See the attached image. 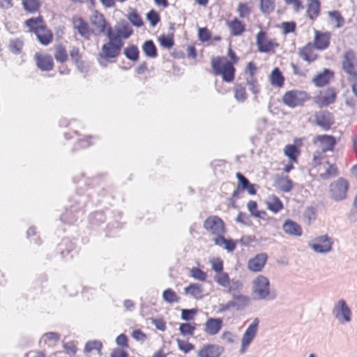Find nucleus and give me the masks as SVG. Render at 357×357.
<instances>
[{"label": "nucleus", "instance_id": "58836bf2", "mask_svg": "<svg viewBox=\"0 0 357 357\" xmlns=\"http://www.w3.org/2000/svg\"><path fill=\"white\" fill-rule=\"evenodd\" d=\"M162 298L166 303L169 304L178 303L181 299L176 293L171 288H167L163 291Z\"/></svg>", "mask_w": 357, "mask_h": 357}, {"label": "nucleus", "instance_id": "f8f14e48", "mask_svg": "<svg viewBox=\"0 0 357 357\" xmlns=\"http://www.w3.org/2000/svg\"><path fill=\"white\" fill-rule=\"evenodd\" d=\"M348 188V181L344 178H340L330 185L331 197L336 201L342 200L347 197Z\"/></svg>", "mask_w": 357, "mask_h": 357}, {"label": "nucleus", "instance_id": "4468645a", "mask_svg": "<svg viewBox=\"0 0 357 357\" xmlns=\"http://www.w3.org/2000/svg\"><path fill=\"white\" fill-rule=\"evenodd\" d=\"M314 144H319L321 150L315 152H323L326 154L327 151H333L337 144V140L333 135H318L313 139Z\"/></svg>", "mask_w": 357, "mask_h": 357}, {"label": "nucleus", "instance_id": "f3484780", "mask_svg": "<svg viewBox=\"0 0 357 357\" xmlns=\"http://www.w3.org/2000/svg\"><path fill=\"white\" fill-rule=\"evenodd\" d=\"M36 66L42 71H50L54 68V62L50 54L38 52L34 54Z\"/></svg>", "mask_w": 357, "mask_h": 357}, {"label": "nucleus", "instance_id": "0eeeda50", "mask_svg": "<svg viewBox=\"0 0 357 357\" xmlns=\"http://www.w3.org/2000/svg\"><path fill=\"white\" fill-rule=\"evenodd\" d=\"M253 292L258 294L259 298L264 300H274L275 294H271L269 280L262 275H258L253 281Z\"/></svg>", "mask_w": 357, "mask_h": 357}, {"label": "nucleus", "instance_id": "864d4df0", "mask_svg": "<svg viewBox=\"0 0 357 357\" xmlns=\"http://www.w3.org/2000/svg\"><path fill=\"white\" fill-rule=\"evenodd\" d=\"M234 96L238 101H245L247 98L245 87L242 84H236L234 89Z\"/></svg>", "mask_w": 357, "mask_h": 357}, {"label": "nucleus", "instance_id": "680f3d73", "mask_svg": "<svg viewBox=\"0 0 357 357\" xmlns=\"http://www.w3.org/2000/svg\"><path fill=\"white\" fill-rule=\"evenodd\" d=\"M303 220L307 222H312L316 220L317 213L316 209L312 206L307 207L303 212Z\"/></svg>", "mask_w": 357, "mask_h": 357}, {"label": "nucleus", "instance_id": "c9c22d12", "mask_svg": "<svg viewBox=\"0 0 357 357\" xmlns=\"http://www.w3.org/2000/svg\"><path fill=\"white\" fill-rule=\"evenodd\" d=\"M236 176L238 178V185L237 188L234 192H232V197L234 198H238L239 197L241 191L245 190V188L250 183V181L248 179L244 176L241 173L237 172L236 174Z\"/></svg>", "mask_w": 357, "mask_h": 357}, {"label": "nucleus", "instance_id": "3c124183", "mask_svg": "<svg viewBox=\"0 0 357 357\" xmlns=\"http://www.w3.org/2000/svg\"><path fill=\"white\" fill-rule=\"evenodd\" d=\"M275 0H259L260 10L262 13L269 14L275 8Z\"/></svg>", "mask_w": 357, "mask_h": 357}, {"label": "nucleus", "instance_id": "412c9836", "mask_svg": "<svg viewBox=\"0 0 357 357\" xmlns=\"http://www.w3.org/2000/svg\"><path fill=\"white\" fill-rule=\"evenodd\" d=\"M72 24L73 28L77 31L82 37L86 39H89L92 33V31L87 22H86L82 17L75 15L72 17Z\"/></svg>", "mask_w": 357, "mask_h": 357}, {"label": "nucleus", "instance_id": "7ed1b4c3", "mask_svg": "<svg viewBox=\"0 0 357 357\" xmlns=\"http://www.w3.org/2000/svg\"><path fill=\"white\" fill-rule=\"evenodd\" d=\"M311 164L312 169L323 179H328L337 174L336 165L329 163L327 155L323 152H314Z\"/></svg>", "mask_w": 357, "mask_h": 357}, {"label": "nucleus", "instance_id": "423d86ee", "mask_svg": "<svg viewBox=\"0 0 357 357\" xmlns=\"http://www.w3.org/2000/svg\"><path fill=\"white\" fill-rule=\"evenodd\" d=\"M310 95L307 91L299 89H292L286 91L282 98V102L290 108L301 107L310 100Z\"/></svg>", "mask_w": 357, "mask_h": 357}, {"label": "nucleus", "instance_id": "a211bd4d", "mask_svg": "<svg viewBox=\"0 0 357 357\" xmlns=\"http://www.w3.org/2000/svg\"><path fill=\"white\" fill-rule=\"evenodd\" d=\"M317 48L312 45V42H308L304 46L298 48V54L303 61L311 63L317 61L319 54L316 52Z\"/></svg>", "mask_w": 357, "mask_h": 357}, {"label": "nucleus", "instance_id": "cd10ccee", "mask_svg": "<svg viewBox=\"0 0 357 357\" xmlns=\"http://www.w3.org/2000/svg\"><path fill=\"white\" fill-rule=\"evenodd\" d=\"M334 73L328 69H324L322 73L317 74L313 79V83L319 87L328 84L333 79Z\"/></svg>", "mask_w": 357, "mask_h": 357}, {"label": "nucleus", "instance_id": "c85d7f7f", "mask_svg": "<svg viewBox=\"0 0 357 357\" xmlns=\"http://www.w3.org/2000/svg\"><path fill=\"white\" fill-rule=\"evenodd\" d=\"M274 186L280 191L290 192L293 188V183L288 176H277L274 181Z\"/></svg>", "mask_w": 357, "mask_h": 357}, {"label": "nucleus", "instance_id": "f704fd0d", "mask_svg": "<svg viewBox=\"0 0 357 357\" xmlns=\"http://www.w3.org/2000/svg\"><path fill=\"white\" fill-rule=\"evenodd\" d=\"M73 249L74 244L68 238L62 239L61 243L57 247V250L63 259L66 258Z\"/></svg>", "mask_w": 357, "mask_h": 357}, {"label": "nucleus", "instance_id": "de8ad7c7", "mask_svg": "<svg viewBox=\"0 0 357 357\" xmlns=\"http://www.w3.org/2000/svg\"><path fill=\"white\" fill-rule=\"evenodd\" d=\"M215 281L220 286L227 288L231 283V280L227 273L224 271L218 273L215 277Z\"/></svg>", "mask_w": 357, "mask_h": 357}, {"label": "nucleus", "instance_id": "6e6552de", "mask_svg": "<svg viewBox=\"0 0 357 357\" xmlns=\"http://www.w3.org/2000/svg\"><path fill=\"white\" fill-rule=\"evenodd\" d=\"M232 299V301H229L227 303H220L217 312L222 313L230 310L231 307L235 308L237 311H242L248 305L250 301V298L243 294H233Z\"/></svg>", "mask_w": 357, "mask_h": 357}, {"label": "nucleus", "instance_id": "052dcab7", "mask_svg": "<svg viewBox=\"0 0 357 357\" xmlns=\"http://www.w3.org/2000/svg\"><path fill=\"white\" fill-rule=\"evenodd\" d=\"M280 28L282 30L283 34L287 35L288 33L295 32L296 29V24L294 21L283 22L280 24Z\"/></svg>", "mask_w": 357, "mask_h": 357}, {"label": "nucleus", "instance_id": "b1692460", "mask_svg": "<svg viewBox=\"0 0 357 357\" xmlns=\"http://www.w3.org/2000/svg\"><path fill=\"white\" fill-rule=\"evenodd\" d=\"M73 134L77 137L76 144L73 148L74 151H78L90 147L94 145L97 140V137L93 135H86L81 137L80 135L77 131L73 132Z\"/></svg>", "mask_w": 357, "mask_h": 357}, {"label": "nucleus", "instance_id": "8fccbe9b", "mask_svg": "<svg viewBox=\"0 0 357 357\" xmlns=\"http://www.w3.org/2000/svg\"><path fill=\"white\" fill-rule=\"evenodd\" d=\"M160 45L167 49L172 48L174 45L173 35H161L158 38Z\"/></svg>", "mask_w": 357, "mask_h": 357}, {"label": "nucleus", "instance_id": "f257e3e1", "mask_svg": "<svg viewBox=\"0 0 357 357\" xmlns=\"http://www.w3.org/2000/svg\"><path fill=\"white\" fill-rule=\"evenodd\" d=\"M239 57L236 53L229 47L227 57L225 56H213L211 59L212 73L215 76L221 77L223 82L232 83L235 79V65L238 62Z\"/></svg>", "mask_w": 357, "mask_h": 357}, {"label": "nucleus", "instance_id": "ddd939ff", "mask_svg": "<svg viewBox=\"0 0 357 357\" xmlns=\"http://www.w3.org/2000/svg\"><path fill=\"white\" fill-rule=\"evenodd\" d=\"M337 93L333 87L327 88L314 97V102L320 108L327 107L333 104L336 99Z\"/></svg>", "mask_w": 357, "mask_h": 357}, {"label": "nucleus", "instance_id": "37998d69", "mask_svg": "<svg viewBox=\"0 0 357 357\" xmlns=\"http://www.w3.org/2000/svg\"><path fill=\"white\" fill-rule=\"evenodd\" d=\"M196 329V324L193 323H181L179 325V332L182 335H192Z\"/></svg>", "mask_w": 357, "mask_h": 357}, {"label": "nucleus", "instance_id": "c03bdc74", "mask_svg": "<svg viewBox=\"0 0 357 357\" xmlns=\"http://www.w3.org/2000/svg\"><path fill=\"white\" fill-rule=\"evenodd\" d=\"M204 227L216 236L224 234L227 231L225 225H204Z\"/></svg>", "mask_w": 357, "mask_h": 357}, {"label": "nucleus", "instance_id": "4c0bfd02", "mask_svg": "<svg viewBox=\"0 0 357 357\" xmlns=\"http://www.w3.org/2000/svg\"><path fill=\"white\" fill-rule=\"evenodd\" d=\"M24 9L29 13L38 12L40 7L39 0H22Z\"/></svg>", "mask_w": 357, "mask_h": 357}, {"label": "nucleus", "instance_id": "1a4fd4ad", "mask_svg": "<svg viewBox=\"0 0 357 357\" xmlns=\"http://www.w3.org/2000/svg\"><path fill=\"white\" fill-rule=\"evenodd\" d=\"M333 239L328 234L321 235L308 242V246L316 253L326 254L332 250Z\"/></svg>", "mask_w": 357, "mask_h": 357}, {"label": "nucleus", "instance_id": "f03ea898", "mask_svg": "<svg viewBox=\"0 0 357 357\" xmlns=\"http://www.w3.org/2000/svg\"><path fill=\"white\" fill-rule=\"evenodd\" d=\"M25 25L29 28V31L36 34L38 41L43 45H48L52 43L54 36L50 29H49L42 16L31 17L25 21Z\"/></svg>", "mask_w": 357, "mask_h": 357}, {"label": "nucleus", "instance_id": "603ef678", "mask_svg": "<svg viewBox=\"0 0 357 357\" xmlns=\"http://www.w3.org/2000/svg\"><path fill=\"white\" fill-rule=\"evenodd\" d=\"M23 46V41L16 38L10 41L8 48L11 52L17 54L22 52Z\"/></svg>", "mask_w": 357, "mask_h": 357}, {"label": "nucleus", "instance_id": "13d9d810", "mask_svg": "<svg viewBox=\"0 0 357 357\" xmlns=\"http://www.w3.org/2000/svg\"><path fill=\"white\" fill-rule=\"evenodd\" d=\"M197 313L196 308L182 309L181 319L185 321H190L194 319L195 316Z\"/></svg>", "mask_w": 357, "mask_h": 357}, {"label": "nucleus", "instance_id": "e433bc0d", "mask_svg": "<svg viewBox=\"0 0 357 357\" xmlns=\"http://www.w3.org/2000/svg\"><path fill=\"white\" fill-rule=\"evenodd\" d=\"M142 50L145 55L150 58H156L158 56V51L156 46L151 40H146L142 45Z\"/></svg>", "mask_w": 357, "mask_h": 357}, {"label": "nucleus", "instance_id": "6ab92c4d", "mask_svg": "<svg viewBox=\"0 0 357 357\" xmlns=\"http://www.w3.org/2000/svg\"><path fill=\"white\" fill-rule=\"evenodd\" d=\"M331 34L328 31H321L315 29L314 31V38L312 45L317 48V50H324L327 49L331 43Z\"/></svg>", "mask_w": 357, "mask_h": 357}, {"label": "nucleus", "instance_id": "a19ab883", "mask_svg": "<svg viewBox=\"0 0 357 357\" xmlns=\"http://www.w3.org/2000/svg\"><path fill=\"white\" fill-rule=\"evenodd\" d=\"M184 291L185 294L197 298L198 295L202 293L203 289L201 284L197 283H190L188 286L185 287Z\"/></svg>", "mask_w": 357, "mask_h": 357}, {"label": "nucleus", "instance_id": "774afa93", "mask_svg": "<svg viewBox=\"0 0 357 357\" xmlns=\"http://www.w3.org/2000/svg\"><path fill=\"white\" fill-rule=\"evenodd\" d=\"M349 218L351 221H357V193L354 198L352 208L349 213Z\"/></svg>", "mask_w": 357, "mask_h": 357}, {"label": "nucleus", "instance_id": "6e6d98bb", "mask_svg": "<svg viewBox=\"0 0 357 357\" xmlns=\"http://www.w3.org/2000/svg\"><path fill=\"white\" fill-rule=\"evenodd\" d=\"M237 12L241 18H248L251 13V8L248 3H239Z\"/></svg>", "mask_w": 357, "mask_h": 357}, {"label": "nucleus", "instance_id": "72a5a7b5", "mask_svg": "<svg viewBox=\"0 0 357 357\" xmlns=\"http://www.w3.org/2000/svg\"><path fill=\"white\" fill-rule=\"evenodd\" d=\"M300 153V149L294 144H287L284 148V154L291 162L297 163Z\"/></svg>", "mask_w": 357, "mask_h": 357}, {"label": "nucleus", "instance_id": "39448f33", "mask_svg": "<svg viewBox=\"0 0 357 357\" xmlns=\"http://www.w3.org/2000/svg\"><path fill=\"white\" fill-rule=\"evenodd\" d=\"M257 51L260 53L274 54L280 47L278 38L272 37L267 31L261 30L255 36Z\"/></svg>", "mask_w": 357, "mask_h": 357}, {"label": "nucleus", "instance_id": "338daca9", "mask_svg": "<svg viewBox=\"0 0 357 357\" xmlns=\"http://www.w3.org/2000/svg\"><path fill=\"white\" fill-rule=\"evenodd\" d=\"M228 289L225 291L227 294H232L234 291H239L243 288V283L240 280H231Z\"/></svg>", "mask_w": 357, "mask_h": 357}, {"label": "nucleus", "instance_id": "a878e982", "mask_svg": "<svg viewBox=\"0 0 357 357\" xmlns=\"http://www.w3.org/2000/svg\"><path fill=\"white\" fill-rule=\"evenodd\" d=\"M223 325L221 318H208L205 323L204 331L209 335H215L219 333Z\"/></svg>", "mask_w": 357, "mask_h": 357}, {"label": "nucleus", "instance_id": "7c9ffc66", "mask_svg": "<svg viewBox=\"0 0 357 357\" xmlns=\"http://www.w3.org/2000/svg\"><path fill=\"white\" fill-rule=\"evenodd\" d=\"M54 56L56 61L61 63H66L68 59V54L66 46L62 43L54 45Z\"/></svg>", "mask_w": 357, "mask_h": 357}, {"label": "nucleus", "instance_id": "5fc2aeb1", "mask_svg": "<svg viewBox=\"0 0 357 357\" xmlns=\"http://www.w3.org/2000/svg\"><path fill=\"white\" fill-rule=\"evenodd\" d=\"M190 276L199 281L204 282L206 280L207 274L198 267H193L190 270Z\"/></svg>", "mask_w": 357, "mask_h": 357}, {"label": "nucleus", "instance_id": "bb28decb", "mask_svg": "<svg viewBox=\"0 0 357 357\" xmlns=\"http://www.w3.org/2000/svg\"><path fill=\"white\" fill-rule=\"evenodd\" d=\"M226 25L231 36H240L245 31V24L237 17L227 21Z\"/></svg>", "mask_w": 357, "mask_h": 357}, {"label": "nucleus", "instance_id": "2eb2a0df", "mask_svg": "<svg viewBox=\"0 0 357 357\" xmlns=\"http://www.w3.org/2000/svg\"><path fill=\"white\" fill-rule=\"evenodd\" d=\"M316 125L324 130H328L335 123L333 114L327 110H320L314 114Z\"/></svg>", "mask_w": 357, "mask_h": 357}, {"label": "nucleus", "instance_id": "2f4dec72", "mask_svg": "<svg viewBox=\"0 0 357 357\" xmlns=\"http://www.w3.org/2000/svg\"><path fill=\"white\" fill-rule=\"evenodd\" d=\"M269 81L272 86L281 88L284 84V77L280 68L275 67L271 71L269 75Z\"/></svg>", "mask_w": 357, "mask_h": 357}, {"label": "nucleus", "instance_id": "a18cd8bd", "mask_svg": "<svg viewBox=\"0 0 357 357\" xmlns=\"http://www.w3.org/2000/svg\"><path fill=\"white\" fill-rule=\"evenodd\" d=\"M139 50L134 45H128L124 50L125 56L131 61H137L139 59Z\"/></svg>", "mask_w": 357, "mask_h": 357}, {"label": "nucleus", "instance_id": "473e14b6", "mask_svg": "<svg viewBox=\"0 0 357 357\" xmlns=\"http://www.w3.org/2000/svg\"><path fill=\"white\" fill-rule=\"evenodd\" d=\"M265 203L267 208L275 213L280 211L283 208L282 201L275 195L268 196Z\"/></svg>", "mask_w": 357, "mask_h": 357}, {"label": "nucleus", "instance_id": "09e8293b", "mask_svg": "<svg viewBox=\"0 0 357 357\" xmlns=\"http://www.w3.org/2000/svg\"><path fill=\"white\" fill-rule=\"evenodd\" d=\"M102 348V344L99 340L88 341L84 347V352L89 353L92 350H97L99 354H101V349Z\"/></svg>", "mask_w": 357, "mask_h": 357}, {"label": "nucleus", "instance_id": "c756f323", "mask_svg": "<svg viewBox=\"0 0 357 357\" xmlns=\"http://www.w3.org/2000/svg\"><path fill=\"white\" fill-rule=\"evenodd\" d=\"M321 3L319 0H307L306 15L311 20H315L319 15Z\"/></svg>", "mask_w": 357, "mask_h": 357}, {"label": "nucleus", "instance_id": "9d476101", "mask_svg": "<svg viewBox=\"0 0 357 357\" xmlns=\"http://www.w3.org/2000/svg\"><path fill=\"white\" fill-rule=\"evenodd\" d=\"M342 68L349 77L357 78V58L352 50H347L343 54Z\"/></svg>", "mask_w": 357, "mask_h": 357}, {"label": "nucleus", "instance_id": "bf43d9fd", "mask_svg": "<svg viewBox=\"0 0 357 357\" xmlns=\"http://www.w3.org/2000/svg\"><path fill=\"white\" fill-rule=\"evenodd\" d=\"M328 16L335 22L336 27H340L343 25L344 20L339 11L333 10L328 12Z\"/></svg>", "mask_w": 357, "mask_h": 357}, {"label": "nucleus", "instance_id": "393cba45", "mask_svg": "<svg viewBox=\"0 0 357 357\" xmlns=\"http://www.w3.org/2000/svg\"><path fill=\"white\" fill-rule=\"evenodd\" d=\"M259 319L256 317L253 319L252 322L249 325L245 331L243 335L241 342L247 344H250L255 337L258 327H259Z\"/></svg>", "mask_w": 357, "mask_h": 357}, {"label": "nucleus", "instance_id": "5701e85b", "mask_svg": "<svg viewBox=\"0 0 357 357\" xmlns=\"http://www.w3.org/2000/svg\"><path fill=\"white\" fill-rule=\"evenodd\" d=\"M268 255L264 253L257 254L255 257L249 259L248 262V268L252 272H259L264 268Z\"/></svg>", "mask_w": 357, "mask_h": 357}, {"label": "nucleus", "instance_id": "e2e57ef3", "mask_svg": "<svg viewBox=\"0 0 357 357\" xmlns=\"http://www.w3.org/2000/svg\"><path fill=\"white\" fill-rule=\"evenodd\" d=\"M146 18L152 26H155L160 20V15L153 9L146 14Z\"/></svg>", "mask_w": 357, "mask_h": 357}, {"label": "nucleus", "instance_id": "69168bd1", "mask_svg": "<svg viewBox=\"0 0 357 357\" xmlns=\"http://www.w3.org/2000/svg\"><path fill=\"white\" fill-rule=\"evenodd\" d=\"M285 3L291 6L294 10L296 13L303 10L304 6L302 0H284Z\"/></svg>", "mask_w": 357, "mask_h": 357}, {"label": "nucleus", "instance_id": "0e129e2a", "mask_svg": "<svg viewBox=\"0 0 357 357\" xmlns=\"http://www.w3.org/2000/svg\"><path fill=\"white\" fill-rule=\"evenodd\" d=\"M198 38L202 43L208 41L211 38V31L206 27L199 28Z\"/></svg>", "mask_w": 357, "mask_h": 357}, {"label": "nucleus", "instance_id": "9b49d317", "mask_svg": "<svg viewBox=\"0 0 357 357\" xmlns=\"http://www.w3.org/2000/svg\"><path fill=\"white\" fill-rule=\"evenodd\" d=\"M332 314L337 321L343 324L351 321V310L344 299H340L335 305Z\"/></svg>", "mask_w": 357, "mask_h": 357}, {"label": "nucleus", "instance_id": "dca6fc26", "mask_svg": "<svg viewBox=\"0 0 357 357\" xmlns=\"http://www.w3.org/2000/svg\"><path fill=\"white\" fill-rule=\"evenodd\" d=\"M132 32V28L128 24H123L116 26L114 29L111 26L107 27V36L116 38V40L117 41H123L122 38H129Z\"/></svg>", "mask_w": 357, "mask_h": 357}, {"label": "nucleus", "instance_id": "20e7f679", "mask_svg": "<svg viewBox=\"0 0 357 357\" xmlns=\"http://www.w3.org/2000/svg\"><path fill=\"white\" fill-rule=\"evenodd\" d=\"M108 38V42L102 45L101 50L98 54V61L101 66H107L108 62H112L117 58L123 46V41L116 40V38Z\"/></svg>", "mask_w": 357, "mask_h": 357}, {"label": "nucleus", "instance_id": "ea45409f", "mask_svg": "<svg viewBox=\"0 0 357 357\" xmlns=\"http://www.w3.org/2000/svg\"><path fill=\"white\" fill-rule=\"evenodd\" d=\"M283 231L291 236H301L303 230L301 225H282Z\"/></svg>", "mask_w": 357, "mask_h": 357}, {"label": "nucleus", "instance_id": "4d7b16f0", "mask_svg": "<svg viewBox=\"0 0 357 357\" xmlns=\"http://www.w3.org/2000/svg\"><path fill=\"white\" fill-rule=\"evenodd\" d=\"M178 348L184 354H188L195 349V345L188 341L182 340L179 338L176 339Z\"/></svg>", "mask_w": 357, "mask_h": 357}, {"label": "nucleus", "instance_id": "4be33fe9", "mask_svg": "<svg viewBox=\"0 0 357 357\" xmlns=\"http://www.w3.org/2000/svg\"><path fill=\"white\" fill-rule=\"evenodd\" d=\"M224 347L215 344H207L198 351L199 357H220L224 352Z\"/></svg>", "mask_w": 357, "mask_h": 357}, {"label": "nucleus", "instance_id": "49530a36", "mask_svg": "<svg viewBox=\"0 0 357 357\" xmlns=\"http://www.w3.org/2000/svg\"><path fill=\"white\" fill-rule=\"evenodd\" d=\"M128 19L133 26L137 27H140L144 24L142 17L136 10H132L128 14Z\"/></svg>", "mask_w": 357, "mask_h": 357}, {"label": "nucleus", "instance_id": "aec40b11", "mask_svg": "<svg viewBox=\"0 0 357 357\" xmlns=\"http://www.w3.org/2000/svg\"><path fill=\"white\" fill-rule=\"evenodd\" d=\"M91 24L93 26L92 33L96 35H100L107 31V24L104 15L97 10H95L90 17Z\"/></svg>", "mask_w": 357, "mask_h": 357}, {"label": "nucleus", "instance_id": "79ce46f5", "mask_svg": "<svg viewBox=\"0 0 357 357\" xmlns=\"http://www.w3.org/2000/svg\"><path fill=\"white\" fill-rule=\"evenodd\" d=\"M247 206L251 215L256 218L264 219L266 215V213L265 211H261L258 210V205L255 201H249Z\"/></svg>", "mask_w": 357, "mask_h": 357}]
</instances>
